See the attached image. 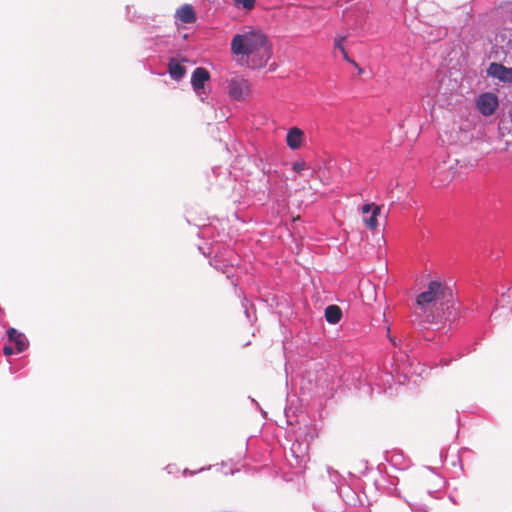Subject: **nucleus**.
Returning a JSON list of instances; mask_svg holds the SVG:
<instances>
[{
    "label": "nucleus",
    "mask_w": 512,
    "mask_h": 512,
    "mask_svg": "<svg viewBox=\"0 0 512 512\" xmlns=\"http://www.w3.org/2000/svg\"><path fill=\"white\" fill-rule=\"evenodd\" d=\"M230 49L237 63L252 70L264 68L272 57V44L259 28L242 27L231 39Z\"/></svg>",
    "instance_id": "nucleus-1"
},
{
    "label": "nucleus",
    "mask_w": 512,
    "mask_h": 512,
    "mask_svg": "<svg viewBox=\"0 0 512 512\" xmlns=\"http://www.w3.org/2000/svg\"><path fill=\"white\" fill-rule=\"evenodd\" d=\"M451 297L452 292L449 287L437 280L430 281L427 288L416 298V310L424 315L427 321L432 322L439 317V308Z\"/></svg>",
    "instance_id": "nucleus-2"
},
{
    "label": "nucleus",
    "mask_w": 512,
    "mask_h": 512,
    "mask_svg": "<svg viewBox=\"0 0 512 512\" xmlns=\"http://www.w3.org/2000/svg\"><path fill=\"white\" fill-rule=\"evenodd\" d=\"M454 160L444 151H438L429 161L433 182L437 186L444 185L454 178Z\"/></svg>",
    "instance_id": "nucleus-3"
},
{
    "label": "nucleus",
    "mask_w": 512,
    "mask_h": 512,
    "mask_svg": "<svg viewBox=\"0 0 512 512\" xmlns=\"http://www.w3.org/2000/svg\"><path fill=\"white\" fill-rule=\"evenodd\" d=\"M228 96L235 101L244 102L251 96V83L243 75H234L227 81Z\"/></svg>",
    "instance_id": "nucleus-4"
},
{
    "label": "nucleus",
    "mask_w": 512,
    "mask_h": 512,
    "mask_svg": "<svg viewBox=\"0 0 512 512\" xmlns=\"http://www.w3.org/2000/svg\"><path fill=\"white\" fill-rule=\"evenodd\" d=\"M507 57L509 58L508 62L512 63V39H509L508 42V51ZM487 73L489 76L498 79L504 83L512 82V67H505L500 63H491L487 69Z\"/></svg>",
    "instance_id": "nucleus-5"
},
{
    "label": "nucleus",
    "mask_w": 512,
    "mask_h": 512,
    "mask_svg": "<svg viewBox=\"0 0 512 512\" xmlns=\"http://www.w3.org/2000/svg\"><path fill=\"white\" fill-rule=\"evenodd\" d=\"M498 97L493 93H483L476 100L478 111L484 116L492 115L498 108Z\"/></svg>",
    "instance_id": "nucleus-6"
},
{
    "label": "nucleus",
    "mask_w": 512,
    "mask_h": 512,
    "mask_svg": "<svg viewBox=\"0 0 512 512\" xmlns=\"http://www.w3.org/2000/svg\"><path fill=\"white\" fill-rule=\"evenodd\" d=\"M363 215V222L370 230H375L378 227V216L381 213V207L375 203H366L361 207Z\"/></svg>",
    "instance_id": "nucleus-7"
},
{
    "label": "nucleus",
    "mask_w": 512,
    "mask_h": 512,
    "mask_svg": "<svg viewBox=\"0 0 512 512\" xmlns=\"http://www.w3.org/2000/svg\"><path fill=\"white\" fill-rule=\"evenodd\" d=\"M209 79L210 74L208 70L203 67H197L191 75L192 88L196 92V94L201 98L202 101L204 100V98L201 96V94L203 93L205 83L209 81Z\"/></svg>",
    "instance_id": "nucleus-8"
},
{
    "label": "nucleus",
    "mask_w": 512,
    "mask_h": 512,
    "mask_svg": "<svg viewBox=\"0 0 512 512\" xmlns=\"http://www.w3.org/2000/svg\"><path fill=\"white\" fill-rule=\"evenodd\" d=\"M305 134L304 132L294 126L291 127L286 134V144L291 150H298L304 143Z\"/></svg>",
    "instance_id": "nucleus-9"
},
{
    "label": "nucleus",
    "mask_w": 512,
    "mask_h": 512,
    "mask_svg": "<svg viewBox=\"0 0 512 512\" xmlns=\"http://www.w3.org/2000/svg\"><path fill=\"white\" fill-rule=\"evenodd\" d=\"M7 336L9 342L14 345V348L17 353H21L28 347V340L26 336L20 332H18L14 328H10L7 331Z\"/></svg>",
    "instance_id": "nucleus-10"
},
{
    "label": "nucleus",
    "mask_w": 512,
    "mask_h": 512,
    "mask_svg": "<svg viewBox=\"0 0 512 512\" xmlns=\"http://www.w3.org/2000/svg\"><path fill=\"white\" fill-rule=\"evenodd\" d=\"M175 17L184 24H191L196 20L194 9L189 4H185L177 9Z\"/></svg>",
    "instance_id": "nucleus-11"
},
{
    "label": "nucleus",
    "mask_w": 512,
    "mask_h": 512,
    "mask_svg": "<svg viewBox=\"0 0 512 512\" xmlns=\"http://www.w3.org/2000/svg\"><path fill=\"white\" fill-rule=\"evenodd\" d=\"M168 72L172 79L179 81L185 76L186 68L176 59L172 58L168 63Z\"/></svg>",
    "instance_id": "nucleus-12"
},
{
    "label": "nucleus",
    "mask_w": 512,
    "mask_h": 512,
    "mask_svg": "<svg viewBox=\"0 0 512 512\" xmlns=\"http://www.w3.org/2000/svg\"><path fill=\"white\" fill-rule=\"evenodd\" d=\"M342 317V311L337 305H329L325 309V319L330 324H337Z\"/></svg>",
    "instance_id": "nucleus-13"
},
{
    "label": "nucleus",
    "mask_w": 512,
    "mask_h": 512,
    "mask_svg": "<svg viewBox=\"0 0 512 512\" xmlns=\"http://www.w3.org/2000/svg\"><path fill=\"white\" fill-rule=\"evenodd\" d=\"M210 264L217 270H220L224 274L227 275V277H230V273L233 269V265L231 263H228L226 260L221 261L219 257L216 255L214 258L210 260Z\"/></svg>",
    "instance_id": "nucleus-14"
},
{
    "label": "nucleus",
    "mask_w": 512,
    "mask_h": 512,
    "mask_svg": "<svg viewBox=\"0 0 512 512\" xmlns=\"http://www.w3.org/2000/svg\"><path fill=\"white\" fill-rule=\"evenodd\" d=\"M237 7L245 10H252L255 6L256 0H233Z\"/></svg>",
    "instance_id": "nucleus-15"
},
{
    "label": "nucleus",
    "mask_w": 512,
    "mask_h": 512,
    "mask_svg": "<svg viewBox=\"0 0 512 512\" xmlns=\"http://www.w3.org/2000/svg\"><path fill=\"white\" fill-rule=\"evenodd\" d=\"M409 507L412 512H428V506L425 504L408 501Z\"/></svg>",
    "instance_id": "nucleus-16"
},
{
    "label": "nucleus",
    "mask_w": 512,
    "mask_h": 512,
    "mask_svg": "<svg viewBox=\"0 0 512 512\" xmlns=\"http://www.w3.org/2000/svg\"><path fill=\"white\" fill-rule=\"evenodd\" d=\"M305 169H307V165H306V162L303 160L296 161L292 164V170L296 173H300V172L304 171Z\"/></svg>",
    "instance_id": "nucleus-17"
},
{
    "label": "nucleus",
    "mask_w": 512,
    "mask_h": 512,
    "mask_svg": "<svg viewBox=\"0 0 512 512\" xmlns=\"http://www.w3.org/2000/svg\"><path fill=\"white\" fill-rule=\"evenodd\" d=\"M346 37L345 36H338L335 38V41H334V46L336 49H339V50H343L345 49L344 46H343V42L345 41Z\"/></svg>",
    "instance_id": "nucleus-18"
},
{
    "label": "nucleus",
    "mask_w": 512,
    "mask_h": 512,
    "mask_svg": "<svg viewBox=\"0 0 512 512\" xmlns=\"http://www.w3.org/2000/svg\"><path fill=\"white\" fill-rule=\"evenodd\" d=\"M508 115H509V119H510V126L509 127H506L504 126V124L500 125L499 126V131L503 134V130L504 129H508V132L510 134H512V109L509 110L508 112Z\"/></svg>",
    "instance_id": "nucleus-19"
},
{
    "label": "nucleus",
    "mask_w": 512,
    "mask_h": 512,
    "mask_svg": "<svg viewBox=\"0 0 512 512\" xmlns=\"http://www.w3.org/2000/svg\"><path fill=\"white\" fill-rule=\"evenodd\" d=\"M15 352H16L15 348L11 345H5L3 348V353L6 356H10V355L14 354Z\"/></svg>",
    "instance_id": "nucleus-20"
},
{
    "label": "nucleus",
    "mask_w": 512,
    "mask_h": 512,
    "mask_svg": "<svg viewBox=\"0 0 512 512\" xmlns=\"http://www.w3.org/2000/svg\"><path fill=\"white\" fill-rule=\"evenodd\" d=\"M340 51H341V53H342L343 58H344L346 61H348L349 63H352V64L356 65V64H355V62L349 58V56H348V54H347V52H346V50H345V49L340 50Z\"/></svg>",
    "instance_id": "nucleus-21"
},
{
    "label": "nucleus",
    "mask_w": 512,
    "mask_h": 512,
    "mask_svg": "<svg viewBox=\"0 0 512 512\" xmlns=\"http://www.w3.org/2000/svg\"><path fill=\"white\" fill-rule=\"evenodd\" d=\"M244 307H245V314H246V316L249 318V317H250V316H249V311H248V309H247V307H246L245 305H244Z\"/></svg>",
    "instance_id": "nucleus-22"
},
{
    "label": "nucleus",
    "mask_w": 512,
    "mask_h": 512,
    "mask_svg": "<svg viewBox=\"0 0 512 512\" xmlns=\"http://www.w3.org/2000/svg\"><path fill=\"white\" fill-rule=\"evenodd\" d=\"M435 479L439 482V484H441L443 482L439 476H436Z\"/></svg>",
    "instance_id": "nucleus-23"
},
{
    "label": "nucleus",
    "mask_w": 512,
    "mask_h": 512,
    "mask_svg": "<svg viewBox=\"0 0 512 512\" xmlns=\"http://www.w3.org/2000/svg\"><path fill=\"white\" fill-rule=\"evenodd\" d=\"M389 339H390V341H391L394 345L396 344V342H395V339H394V338L390 337Z\"/></svg>",
    "instance_id": "nucleus-24"
},
{
    "label": "nucleus",
    "mask_w": 512,
    "mask_h": 512,
    "mask_svg": "<svg viewBox=\"0 0 512 512\" xmlns=\"http://www.w3.org/2000/svg\"><path fill=\"white\" fill-rule=\"evenodd\" d=\"M295 446H296V444H293V445H292V447H291L292 452H294V451H295Z\"/></svg>",
    "instance_id": "nucleus-25"
}]
</instances>
